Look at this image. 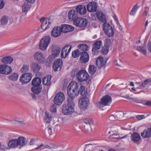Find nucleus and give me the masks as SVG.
Segmentation results:
<instances>
[{
	"label": "nucleus",
	"instance_id": "49530a36",
	"mask_svg": "<svg viewBox=\"0 0 151 151\" xmlns=\"http://www.w3.org/2000/svg\"><path fill=\"white\" fill-rule=\"evenodd\" d=\"M139 51L142 52L144 55H146L147 54V50L146 49L142 46H138L137 48Z\"/></svg>",
	"mask_w": 151,
	"mask_h": 151
},
{
	"label": "nucleus",
	"instance_id": "4c0bfd02",
	"mask_svg": "<svg viewBox=\"0 0 151 151\" xmlns=\"http://www.w3.org/2000/svg\"><path fill=\"white\" fill-rule=\"evenodd\" d=\"M96 68L94 65H89L88 71L91 75H93L96 72Z\"/></svg>",
	"mask_w": 151,
	"mask_h": 151
},
{
	"label": "nucleus",
	"instance_id": "338daca9",
	"mask_svg": "<svg viewBox=\"0 0 151 151\" xmlns=\"http://www.w3.org/2000/svg\"><path fill=\"white\" fill-rule=\"evenodd\" d=\"M145 105L146 106H151V101H146L145 104Z\"/></svg>",
	"mask_w": 151,
	"mask_h": 151
},
{
	"label": "nucleus",
	"instance_id": "8fccbe9b",
	"mask_svg": "<svg viewBox=\"0 0 151 151\" xmlns=\"http://www.w3.org/2000/svg\"><path fill=\"white\" fill-rule=\"evenodd\" d=\"M124 113L122 112H119L117 113L115 116L117 118V119H120L124 116Z\"/></svg>",
	"mask_w": 151,
	"mask_h": 151
},
{
	"label": "nucleus",
	"instance_id": "4d7b16f0",
	"mask_svg": "<svg viewBox=\"0 0 151 151\" xmlns=\"http://www.w3.org/2000/svg\"><path fill=\"white\" fill-rule=\"evenodd\" d=\"M6 148V146L5 145H3L0 143V149L4 151Z\"/></svg>",
	"mask_w": 151,
	"mask_h": 151
},
{
	"label": "nucleus",
	"instance_id": "412c9836",
	"mask_svg": "<svg viewBox=\"0 0 151 151\" xmlns=\"http://www.w3.org/2000/svg\"><path fill=\"white\" fill-rule=\"evenodd\" d=\"M60 28L61 32L63 33L72 31L74 29V27L72 26L66 24H63Z\"/></svg>",
	"mask_w": 151,
	"mask_h": 151
},
{
	"label": "nucleus",
	"instance_id": "13d9d810",
	"mask_svg": "<svg viewBox=\"0 0 151 151\" xmlns=\"http://www.w3.org/2000/svg\"><path fill=\"white\" fill-rule=\"evenodd\" d=\"M145 118V116L144 115H138L136 116V118L138 120H140L144 118Z\"/></svg>",
	"mask_w": 151,
	"mask_h": 151
},
{
	"label": "nucleus",
	"instance_id": "aec40b11",
	"mask_svg": "<svg viewBox=\"0 0 151 151\" xmlns=\"http://www.w3.org/2000/svg\"><path fill=\"white\" fill-rule=\"evenodd\" d=\"M77 12L74 9H71L69 11L68 17L70 21L75 20L77 18H78Z\"/></svg>",
	"mask_w": 151,
	"mask_h": 151
},
{
	"label": "nucleus",
	"instance_id": "b1692460",
	"mask_svg": "<svg viewBox=\"0 0 151 151\" xmlns=\"http://www.w3.org/2000/svg\"><path fill=\"white\" fill-rule=\"evenodd\" d=\"M88 11L89 12H93L96 11L97 8L96 3L94 2L89 3L87 6Z\"/></svg>",
	"mask_w": 151,
	"mask_h": 151
},
{
	"label": "nucleus",
	"instance_id": "ddd939ff",
	"mask_svg": "<svg viewBox=\"0 0 151 151\" xmlns=\"http://www.w3.org/2000/svg\"><path fill=\"white\" fill-rule=\"evenodd\" d=\"M72 46L70 45H66L62 49L61 53V57L62 58H65L68 55L71 50Z\"/></svg>",
	"mask_w": 151,
	"mask_h": 151
},
{
	"label": "nucleus",
	"instance_id": "f3484780",
	"mask_svg": "<svg viewBox=\"0 0 151 151\" xmlns=\"http://www.w3.org/2000/svg\"><path fill=\"white\" fill-rule=\"evenodd\" d=\"M80 59L82 63H85L88 62L89 60L88 53L86 52H82L80 54Z\"/></svg>",
	"mask_w": 151,
	"mask_h": 151
},
{
	"label": "nucleus",
	"instance_id": "0e129e2a",
	"mask_svg": "<svg viewBox=\"0 0 151 151\" xmlns=\"http://www.w3.org/2000/svg\"><path fill=\"white\" fill-rule=\"evenodd\" d=\"M146 85L144 84V83L142 82L139 86V88H143L146 87Z\"/></svg>",
	"mask_w": 151,
	"mask_h": 151
},
{
	"label": "nucleus",
	"instance_id": "de8ad7c7",
	"mask_svg": "<svg viewBox=\"0 0 151 151\" xmlns=\"http://www.w3.org/2000/svg\"><path fill=\"white\" fill-rule=\"evenodd\" d=\"M78 72L79 71H78L76 69H74L71 71L70 73L71 75L73 77H76L77 79Z\"/></svg>",
	"mask_w": 151,
	"mask_h": 151
},
{
	"label": "nucleus",
	"instance_id": "4468645a",
	"mask_svg": "<svg viewBox=\"0 0 151 151\" xmlns=\"http://www.w3.org/2000/svg\"><path fill=\"white\" fill-rule=\"evenodd\" d=\"M63 65L62 60L60 59H57L54 63L52 65V69L55 71L60 70Z\"/></svg>",
	"mask_w": 151,
	"mask_h": 151
},
{
	"label": "nucleus",
	"instance_id": "bf43d9fd",
	"mask_svg": "<svg viewBox=\"0 0 151 151\" xmlns=\"http://www.w3.org/2000/svg\"><path fill=\"white\" fill-rule=\"evenodd\" d=\"M151 80L150 79H148L145 80L144 81V84H145L146 86L149 84L150 82H150Z\"/></svg>",
	"mask_w": 151,
	"mask_h": 151
},
{
	"label": "nucleus",
	"instance_id": "a18cd8bd",
	"mask_svg": "<svg viewBox=\"0 0 151 151\" xmlns=\"http://www.w3.org/2000/svg\"><path fill=\"white\" fill-rule=\"evenodd\" d=\"M29 69V65H24L21 69V72L24 73L28 71Z\"/></svg>",
	"mask_w": 151,
	"mask_h": 151
},
{
	"label": "nucleus",
	"instance_id": "2eb2a0df",
	"mask_svg": "<svg viewBox=\"0 0 151 151\" xmlns=\"http://www.w3.org/2000/svg\"><path fill=\"white\" fill-rule=\"evenodd\" d=\"M102 45V42L101 40L96 41L93 45V48L92 50V53L95 55L98 52V50H99Z\"/></svg>",
	"mask_w": 151,
	"mask_h": 151
},
{
	"label": "nucleus",
	"instance_id": "e433bc0d",
	"mask_svg": "<svg viewBox=\"0 0 151 151\" xmlns=\"http://www.w3.org/2000/svg\"><path fill=\"white\" fill-rule=\"evenodd\" d=\"M19 77L18 75L16 73H12L8 76L9 79L13 81L17 80Z\"/></svg>",
	"mask_w": 151,
	"mask_h": 151
},
{
	"label": "nucleus",
	"instance_id": "c9c22d12",
	"mask_svg": "<svg viewBox=\"0 0 151 151\" xmlns=\"http://www.w3.org/2000/svg\"><path fill=\"white\" fill-rule=\"evenodd\" d=\"M8 145L9 147L14 148L18 146L17 139H12L10 140L8 143Z\"/></svg>",
	"mask_w": 151,
	"mask_h": 151
},
{
	"label": "nucleus",
	"instance_id": "052dcab7",
	"mask_svg": "<svg viewBox=\"0 0 151 151\" xmlns=\"http://www.w3.org/2000/svg\"><path fill=\"white\" fill-rule=\"evenodd\" d=\"M116 116H114L113 115L110 116L109 117V119L111 121H114L116 119Z\"/></svg>",
	"mask_w": 151,
	"mask_h": 151
},
{
	"label": "nucleus",
	"instance_id": "473e14b6",
	"mask_svg": "<svg viewBox=\"0 0 151 151\" xmlns=\"http://www.w3.org/2000/svg\"><path fill=\"white\" fill-rule=\"evenodd\" d=\"M13 60V58L11 56H6L3 58L2 59V62L5 64H10Z\"/></svg>",
	"mask_w": 151,
	"mask_h": 151
},
{
	"label": "nucleus",
	"instance_id": "c85d7f7f",
	"mask_svg": "<svg viewBox=\"0 0 151 151\" xmlns=\"http://www.w3.org/2000/svg\"><path fill=\"white\" fill-rule=\"evenodd\" d=\"M31 5L27 2L24 3L22 6V11L27 13L30 9Z\"/></svg>",
	"mask_w": 151,
	"mask_h": 151
},
{
	"label": "nucleus",
	"instance_id": "f257e3e1",
	"mask_svg": "<svg viewBox=\"0 0 151 151\" xmlns=\"http://www.w3.org/2000/svg\"><path fill=\"white\" fill-rule=\"evenodd\" d=\"M78 84L74 81L70 82L67 88V93L70 98L68 99H73L77 97L79 94L78 92Z\"/></svg>",
	"mask_w": 151,
	"mask_h": 151
},
{
	"label": "nucleus",
	"instance_id": "680f3d73",
	"mask_svg": "<svg viewBox=\"0 0 151 151\" xmlns=\"http://www.w3.org/2000/svg\"><path fill=\"white\" fill-rule=\"evenodd\" d=\"M4 5V1L3 0H0V9L3 7Z\"/></svg>",
	"mask_w": 151,
	"mask_h": 151
},
{
	"label": "nucleus",
	"instance_id": "864d4df0",
	"mask_svg": "<svg viewBox=\"0 0 151 151\" xmlns=\"http://www.w3.org/2000/svg\"><path fill=\"white\" fill-rule=\"evenodd\" d=\"M57 148V146H56L55 145L52 144H49V148L50 149H56Z\"/></svg>",
	"mask_w": 151,
	"mask_h": 151
},
{
	"label": "nucleus",
	"instance_id": "7c9ffc66",
	"mask_svg": "<svg viewBox=\"0 0 151 151\" xmlns=\"http://www.w3.org/2000/svg\"><path fill=\"white\" fill-rule=\"evenodd\" d=\"M132 139L134 142L139 141L141 139L139 134L135 132L132 134Z\"/></svg>",
	"mask_w": 151,
	"mask_h": 151
},
{
	"label": "nucleus",
	"instance_id": "a211bd4d",
	"mask_svg": "<svg viewBox=\"0 0 151 151\" xmlns=\"http://www.w3.org/2000/svg\"><path fill=\"white\" fill-rule=\"evenodd\" d=\"M34 59L39 62L44 63L45 59L42 53L40 52H35L34 55Z\"/></svg>",
	"mask_w": 151,
	"mask_h": 151
},
{
	"label": "nucleus",
	"instance_id": "9d476101",
	"mask_svg": "<svg viewBox=\"0 0 151 151\" xmlns=\"http://www.w3.org/2000/svg\"><path fill=\"white\" fill-rule=\"evenodd\" d=\"M74 23L77 26L82 27L87 25L88 21L86 19L78 17L74 20Z\"/></svg>",
	"mask_w": 151,
	"mask_h": 151
},
{
	"label": "nucleus",
	"instance_id": "6ab92c4d",
	"mask_svg": "<svg viewBox=\"0 0 151 151\" xmlns=\"http://www.w3.org/2000/svg\"><path fill=\"white\" fill-rule=\"evenodd\" d=\"M76 10L77 13L81 15L85 14L87 12L86 6L83 5H80L77 6Z\"/></svg>",
	"mask_w": 151,
	"mask_h": 151
},
{
	"label": "nucleus",
	"instance_id": "2f4dec72",
	"mask_svg": "<svg viewBox=\"0 0 151 151\" xmlns=\"http://www.w3.org/2000/svg\"><path fill=\"white\" fill-rule=\"evenodd\" d=\"M42 89L41 86H33L31 88L32 92L36 94L39 93L41 92Z\"/></svg>",
	"mask_w": 151,
	"mask_h": 151
},
{
	"label": "nucleus",
	"instance_id": "f704fd0d",
	"mask_svg": "<svg viewBox=\"0 0 151 151\" xmlns=\"http://www.w3.org/2000/svg\"><path fill=\"white\" fill-rule=\"evenodd\" d=\"M52 116L47 112H45L44 118V121L47 123H49L51 120Z\"/></svg>",
	"mask_w": 151,
	"mask_h": 151
},
{
	"label": "nucleus",
	"instance_id": "a19ab883",
	"mask_svg": "<svg viewBox=\"0 0 151 151\" xmlns=\"http://www.w3.org/2000/svg\"><path fill=\"white\" fill-rule=\"evenodd\" d=\"M81 54V52L78 49H76L72 52V56L74 58L78 57Z\"/></svg>",
	"mask_w": 151,
	"mask_h": 151
},
{
	"label": "nucleus",
	"instance_id": "20e7f679",
	"mask_svg": "<svg viewBox=\"0 0 151 151\" xmlns=\"http://www.w3.org/2000/svg\"><path fill=\"white\" fill-rule=\"evenodd\" d=\"M89 75L86 71L84 69L79 70L77 77V80L81 82L86 81L88 80Z\"/></svg>",
	"mask_w": 151,
	"mask_h": 151
},
{
	"label": "nucleus",
	"instance_id": "39448f33",
	"mask_svg": "<svg viewBox=\"0 0 151 151\" xmlns=\"http://www.w3.org/2000/svg\"><path fill=\"white\" fill-rule=\"evenodd\" d=\"M103 29L105 34L109 37H112L114 35L113 29L109 24L104 23L103 24Z\"/></svg>",
	"mask_w": 151,
	"mask_h": 151
},
{
	"label": "nucleus",
	"instance_id": "f03ea898",
	"mask_svg": "<svg viewBox=\"0 0 151 151\" xmlns=\"http://www.w3.org/2000/svg\"><path fill=\"white\" fill-rule=\"evenodd\" d=\"M67 102L63 105L62 113L65 115L71 114L75 111V104L72 99H67Z\"/></svg>",
	"mask_w": 151,
	"mask_h": 151
},
{
	"label": "nucleus",
	"instance_id": "a878e982",
	"mask_svg": "<svg viewBox=\"0 0 151 151\" xmlns=\"http://www.w3.org/2000/svg\"><path fill=\"white\" fill-rule=\"evenodd\" d=\"M51 77L50 75H47L44 77L42 80L43 84L46 86H50L51 85Z\"/></svg>",
	"mask_w": 151,
	"mask_h": 151
},
{
	"label": "nucleus",
	"instance_id": "6e6d98bb",
	"mask_svg": "<svg viewBox=\"0 0 151 151\" xmlns=\"http://www.w3.org/2000/svg\"><path fill=\"white\" fill-rule=\"evenodd\" d=\"M149 9V8L147 7H146L145 8V11L144 12V14L145 16H146L148 15V11Z\"/></svg>",
	"mask_w": 151,
	"mask_h": 151
},
{
	"label": "nucleus",
	"instance_id": "bb28decb",
	"mask_svg": "<svg viewBox=\"0 0 151 151\" xmlns=\"http://www.w3.org/2000/svg\"><path fill=\"white\" fill-rule=\"evenodd\" d=\"M17 140L18 145L22 147L26 144V139L22 136L19 137Z\"/></svg>",
	"mask_w": 151,
	"mask_h": 151
},
{
	"label": "nucleus",
	"instance_id": "09e8293b",
	"mask_svg": "<svg viewBox=\"0 0 151 151\" xmlns=\"http://www.w3.org/2000/svg\"><path fill=\"white\" fill-rule=\"evenodd\" d=\"M109 49V47L104 45L101 50V53L104 54H106L108 52Z\"/></svg>",
	"mask_w": 151,
	"mask_h": 151
},
{
	"label": "nucleus",
	"instance_id": "9b49d317",
	"mask_svg": "<svg viewBox=\"0 0 151 151\" xmlns=\"http://www.w3.org/2000/svg\"><path fill=\"white\" fill-rule=\"evenodd\" d=\"M12 71L11 68L7 65H0V73L3 75H8Z\"/></svg>",
	"mask_w": 151,
	"mask_h": 151
},
{
	"label": "nucleus",
	"instance_id": "e2e57ef3",
	"mask_svg": "<svg viewBox=\"0 0 151 151\" xmlns=\"http://www.w3.org/2000/svg\"><path fill=\"white\" fill-rule=\"evenodd\" d=\"M35 142V140L34 139H32L29 142V144L30 145H33L34 144Z\"/></svg>",
	"mask_w": 151,
	"mask_h": 151
},
{
	"label": "nucleus",
	"instance_id": "f8f14e48",
	"mask_svg": "<svg viewBox=\"0 0 151 151\" xmlns=\"http://www.w3.org/2000/svg\"><path fill=\"white\" fill-rule=\"evenodd\" d=\"M32 77V74L29 73H25L20 77V80L23 84H26L30 81Z\"/></svg>",
	"mask_w": 151,
	"mask_h": 151
},
{
	"label": "nucleus",
	"instance_id": "ea45409f",
	"mask_svg": "<svg viewBox=\"0 0 151 151\" xmlns=\"http://www.w3.org/2000/svg\"><path fill=\"white\" fill-rule=\"evenodd\" d=\"M78 47L80 50L83 51H87L89 48V47L85 44L79 45L78 46Z\"/></svg>",
	"mask_w": 151,
	"mask_h": 151
},
{
	"label": "nucleus",
	"instance_id": "6e6552de",
	"mask_svg": "<svg viewBox=\"0 0 151 151\" xmlns=\"http://www.w3.org/2000/svg\"><path fill=\"white\" fill-rule=\"evenodd\" d=\"M65 99L64 94L62 92H58L55 97L54 102L55 104L60 105L63 103Z\"/></svg>",
	"mask_w": 151,
	"mask_h": 151
},
{
	"label": "nucleus",
	"instance_id": "603ef678",
	"mask_svg": "<svg viewBox=\"0 0 151 151\" xmlns=\"http://www.w3.org/2000/svg\"><path fill=\"white\" fill-rule=\"evenodd\" d=\"M55 104L52 105L50 108V111L52 113H55L56 112L57 106Z\"/></svg>",
	"mask_w": 151,
	"mask_h": 151
},
{
	"label": "nucleus",
	"instance_id": "dca6fc26",
	"mask_svg": "<svg viewBox=\"0 0 151 151\" xmlns=\"http://www.w3.org/2000/svg\"><path fill=\"white\" fill-rule=\"evenodd\" d=\"M40 21L42 23L41 28L44 30L49 27V25L50 24V23L49 22V20L48 18H41Z\"/></svg>",
	"mask_w": 151,
	"mask_h": 151
},
{
	"label": "nucleus",
	"instance_id": "0eeeda50",
	"mask_svg": "<svg viewBox=\"0 0 151 151\" xmlns=\"http://www.w3.org/2000/svg\"><path fill=\"white\" fill-rule=\"evenodd\" d=\"M50 41L51 39L49 36H45L43 37L40 42V49L42 50H45L48 46Z\"/></svg>",
	"mask_w": 151,
	"mask_h": 151
},
{
	"label": "nucleus",
	"instance_id": "3c124183",
	"mask_svg": "<svg viewBox=\"0 0 151 151\" xmlns=\"http://www.w3.org/2000/svg\"><path fill=\"white\" fill-rule=\"evenodd\" d=\"M111 42L110 39H106L105 40V43L104 46H106L109 47L111 45Z\"/></svg>",
	"mask_w": 151,
	"mask_h": 151
},
{
	"label": "nucleus",
	"instance_id": "72a5a7b5",
	"mask_svg": "<svg viewBox=\"0 0 151 151\" xmlns=\"http://www.w3.org/2000/svg\"><path fill=\"white\" fill-rule=\"evenodd\" d=\"M41 82V81L40 78L37 77L32 80V84L33 86H41L40 85Z\"/></svg>",
	"mask_w": 151,
	"mask_h": 151
},
{
	"label": "nucleus",
	"instance_id": "7ed1b4c3",
	"mask_svg": "<svg viewBox=\"0 0 151 151\" xmlns=\"http://www.w3.org/2000/svg\"><path fill=\"white\" fill-rule=\"evenodd\" d=\"M112 101L111 97L108 95L103 96L99 102L96 103V106L99 108L106 106L109 105Z\"/></svg>",
	"mask_w": 151,
	"mask_h": 151
},
{
	"label": "nucleus",
	"instance_id": "c03bdc74",
	"mask_svg": "<svg viewBox=\"0 0 151 151\" xmlns=\"http://www.w3.org/2000/svg\"><path fill=\"white\" fill-rule=\"evenodd\" d=\"M138 8V5L137 4H136L132 9L130 13V14L132 16H134Z\"/></svg>",
	"mask_w": 151,
	"mask_h": 151
},
{
	"label": "nucleus",
	"instance_id": "69168bd1",
	"mask_svg": "<svg viewBox=\"0 0 151 151\" xmlns=\"http://www.w3.org/2000/svg\"><path fill=\"white\" fill-rule=\"evenodd\" d=\"M148 50L150 52H151V42H148Z\"/></svg>",
	"mask_w": 151,
	"mask_h": 151
},
{
	"label": "nucleus",
	"instance_id": "58836bf2",
	"mask_svg": "<svg viewBox=\"0 0 151 151\" xmlns=\"http://www.w3.org/2000/svg\"><path fill=\"white\" fill-rule=\"evenodd\" d=\"M31 67L33 71L34 72H37L40 70V67L37 63H32Z\"/></svg>",
	"mask_w": 151,
	"mask_h": 151
},
{
	"label": "nucleus",
	"instance_id": "1a4fd4ad",
	"mask_svg": "<svg viewBox=\"0 0 151 151\" xmlns=\"http://www.w3.org/2000/svg\"><path fill=\"white\" fill-rule=\"evenodd\" d=\"M88 102L89 99L87 98L82 97L79 100L78 106L81 109L85 110L87 108Z\"/></svg>",
	"mask_w": 151,
	"mask_h": 151
},
{
	"label": "nucleus",
	"instance_id": "4be33fe9",
	"mask_svg": "<svg viewBox=\"0 0 151 151\" xmlns=\"http://www.w3.org/2000/svg\"><path fill=\"white\" fill-rule=\"evenodd\" d=\"M61 32L60 27L56 26L54 27L53 29L51 34L52 36L54 37H57L60 36Z\"/></svg>",
	"mask_w": 151,
	"mask_h": 151
},
{
	"label": "nucleus",
	"instance_id": "5701e85b",
	"mask_svg": "<svg viewBox=\"0 0 151 151\" xmlns=\"http://www.w3.org/2000/svg\"><path fill=\"white\" fill-rule=\"evenodd\" d=\"M96 63L97 67L100 68L102 67H104L106 65V61L104 60L102 57H99L96 60Z\"/></svg>",
	"mask_w": 151,
	"mask_h": 151
},
{
	"label": "nucleus",
	"instance_id": "423d86ee",
	"mask_svg": "<svg viewBox=\"0 0 151 151\" xmlns=\"http://www.w3.org/2000/svg\"><path fill=\"white\" fill-rule=\"evenodd\" d=\"M60 48L58 46L54 45L52 47V54L48 58L49 62H51L56 57L59 55Z\"/></svg>",
	"mask_w": 151,
	"mask_h": 151
},
{
	"label": "nucleus",
	"instance_id": "774afa93",
	"mask_svg": "<svg viewBox=\"0 0 151 151\" xmlns=\"http://www.w3.org/2000/svg\"><path fill=\"white\" fill-rule=\"evenodd\" d=\"M43 149L48 148H49V145L47 144H43Z\"/></svg>",
	"mask_w": 151,
	"mask_h": 151
},
{
	"label": "nucleus",
	"instance_id": "c756f323",
	"mask_svg": "<svg viewBox=\"0 0 151 151\" xmlns=\"http://www.w3.org/2000/svg\"><path fill=\"white\" fill-rule=\"evenodd\" d=\"M8 17L6 16H3L1 17L0 19V24L1 26H4L6 25L8 23Z\"/></svg>",
	"mask_w": 151,
	"mask_h": 151
},
{
	"label": "nucleus",
	"instance_id": "5fc2aeb1",
	"mask_svg": "<svg viewBox=\"0 0 151 151\" xmlns=\"http://www.w3.org/2000/svg\"><path fill=\"white\" fill-rule=\"evenodd\" d=\"M43 144L42 143L40 145H38L37 147H35V149L36 150L40 149L41 150L43 149Z\"/></svg>",
	"mask_w": 151,
	"mask_h": 151
},
{
	"label": "nucleus",
	"instance_id": "cd10ccee",
	"mask_svg": "<svg viewBox=\"0 0 151 151\" xmlns=\"http://www.w3.org/2000/svg\"><path fill=\"white\" fill-rule=\"evenodd\" d=\"M141 136L145 138H148L151 137V130L150 128L145 129L141 133Z\"/></svg>",
	"mask_w": 151,
	"mask_h": 151
},
{
	"label": "nucleus",
	"instance_id": "393cba45",
	"mask_svg": "<svg viewBox=\"0 0 151 151\" xmlns=\"http://www.w3.org/2000/svg\"><path fill=\"white\" fill-rule=\"evenodd\" d=\"M96 17L101 22L107 23L105 15L100 12H97L96 13Z\"/></svg>",
	"mask_w": 151,
	"mask_h": 151
},
{
	"label": "nucleus",
	"instance_id": "79ce46f5",
	"mask_svg": "<svg viewBox=\"0 0 151 151\" xmlns=\"http://www.w3.org/2000/svg\"><path fill=\"white\" fill-rule=\"evenodd\" d=\"M79 93H80L82 96H85L86 93L85 86H81L80 87L79 91H78Z\"/></svg>",
	"mask_w": 151,
	"mask_h": 151
},
{
	"label": "nucleus",
	"instance_id": "37998d69",
	"mask_svg": "<svg viewBox=\"0 0 151 151\" xmlns=\"http://www.w3.org/2000/svg\"><path fill=\"white\" fill-rule=\"evenodd\" d=\"M83 122L87 124H89L90 125L93 124V121L91 119L84 118L83 120Z\"/></svg>",
	"mask_w": 151,
	"mask_h": 151
}]
</instances>
